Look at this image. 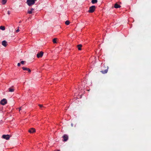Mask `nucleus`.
<instances>
[{
	"instance_id": "aec40b11",
	"label": "nucleus",
	"mask_w": 151,
	"mask_h": 151,
	"mask_svg": "<svg viewBox=\"0 0 151 151\" xmlns=\"http://www.w3.org/2000/svg\"><path fill=\"white\" fill-rule=\"evenodd\" d=\"M65 24L67 25H68L69 24H70V22H69V21L68 20H67V21H65Z\"/></svg>"
},
{
	"instance_id": "9d476101",
	"label": "nucleus",
	"mask_w": 151,
	"mask_h": 151,
	"mask_svg": "<svg viewBox=\"0 0 151 151\" xmlns=\"http://www.w3.org/2000/svg\"><path fill=\"white\" fill-rule=\"evenodd\" d=\"M7 42L5 40H4L2 42V44L3 46L6 47L7 46Z\"/></svg>"
},
{
	"instance_id": "f03ea898",
	"label": "nucleus",
	"mask_w": 151,
	"mask_h": 151,
	"mask_svg": "<svg viewBox=\"0 0 151 151\" xmlns=\"http://www.w3.org/2000/svg\"><path fill=\"white\" fill-rule=\"evenodd\" d=\"M96 7L95 6L93 5L89 7V10L88 11L89 13H93L95 11Z\"/></svg>"
},
{
	"instance_id": "6ab92c4d",
	"label": "nucleus",
	"mask_w": 151,
	"mask_h": 151,
	"mask_svg": "<svg viewBox=\"0 0 151 151\" xmlns=\"http://www.w3.org/2000/svg\"><path fill=\"white\" fill-rule=\"evenodd\" d=\"M56 39H57L56 38H54L53 40V42L54 43H57V42H56Z\"/></svg>"
},
{
	"instance_id": "bb28decb",
	"label": "nucleus",
	"mask_w": 151,
	"mask_h": 151,
	"mask_svg": "<svg viewBox=\"0 0 151 151\" xmlns=\"http://www.w3.org/2000/svg\"><path fill=\"white\" fill-rule=\"evenodd\" d=\"M35 2V1H37V0H33Z\"/></svg>"
},
{
	"instance_id": "9b49d317",
	"label": "nucleus",
	"mask_w": 151,
	"mask_h": 151,
	"mask_svg": "<svg viewBox=\"0 0 151 151\" xmlns=\"http://www.w3.org/2000/svg\"><path fill=\"white\" fill-rule=\"evenodd\" d=\"M85 88V85H84V86H83L82 85L78 89L79 90H84Z\"/></svg>"
},
{
	"instance_id": "0eeeda50",
	"label": "nucleus",
	"mask_w": 151,
	"mask_h": 151,
	"mask_svg": "<svg viewBox=\"0 0 151 151\" xmlns=\"http://www.w3.org/2000/svg\"><path fill=\"white\" fill-rule=\"evenodd\" d=\"M28 132L30 133H32L35 132V130L34 128H31L28 130Z\"/></svg>"
},
{
	"instance_id": "4be33fe9",
	"label": "nucleus",
	"mask_w": 151,
	"mask_h": 151,
	"mask_svg": "<svg viewBox=\"0 0 151 151\" xmlns=\"http://www.w3.org/2000/svg\"><path fill=\"white\" fill-rule=\"evenodd\" d=\"M21 63L22 64H23L24 63V61H22L21 62Z\"/></svg>"
},
{
	"instance_id": "20e7f679",
	"label": "nucleus",
	"mask_w": 151,
	"mask_h": 151,
	"mask_svg": "<svg viewBox=\"0 0 151 151\" xmlns=\"http://www.w3.org/2000/svg\"><path fill=\"white\" fill-rule=\"evenodd\" d=\"M63 141H66L68 139V136L67 135L64 134L63 137Z\"/></svg>"
},
{
	"instance_id": "a878e982",
	"label": "nucleus",
	"mask_w": 151,
	"mask_h": 151,
	"mask_svg": "<svg viewBox=\"0 0 151 151\" xmlns=\"http://www.w3.org/2000/svg\"><path fill=\"white\" fill-rule=\"evenodd\" d=\"M21 107H20L19 108V111H20V110H21Z\"/></svg>"
},
{
	"instance_id": "cd10ccee",
	"label": "nucleus",
	"mask_w": 151,
	"mask_h": 151,
	"mask_svg": "<svg viewBox=\"0 0 151 151\" xmlns=\"http://www.w3.org/2000/svg\"><path fill=\"white\" fill-rule=\"evenodd\" d=\"M60 151V150H58L57 151Z\"/></svg>"
},
{
	"instance_id": "7ed1b4c3",
	"label": "nucleus",
	"mask_w": 151,
	"mask_h": 151,
	"mask_svg": "<svg viewBox=\"0 0 151 151\" xmlns=\"http://www.w3.org/2000/svg\"><path fill=\"white\" fill-rule=\"evenodd\" d=\"M7 103L6 100L5 99H2L1 101V104L2 105H4L6 104Z\"/></svg>"
},
{
	"instance_id": "2eb2a0df",
	"label": "nucleus",
	"mask_w": 151,
	"mask_h": 151,
	"mask_svg": "<svg viewBox=\"0 0 151 151\" xmlns=\"http://www.w3.org/2000/svg\"><path fill=\"white\" fill-rule=\"evenodd\" d=\"M97 0H92L91 1L92 3L93 4L97 3Z\"/></svg>"
},
{
	"instance_id": "a211bd4d",
	"label": "nucleus",
	"mask_w": 151,
	"mask_h": 151,
	"mask_svg": "<svg viewBox=\"0 0 151 151\" xmlns=\"http://www.w3.org/2000/svg\"><path fill=\"white\" fill-rule=\"evenodd\" d=\"M0 29L2 30H4L5 29V27L4 26H1L0 27Z\"/></svg>"
},
{
	"instance_id": "f3484780",
	"label": "nucleus",
	"mask_w": 151,
	"mask_h": 151,
	"mask_svg": "<svg viewBox=\"0 0 151 151\" xmlns=\"http://www.w3.org/2000/svg\"><path fill=\"white\" fill-rule=\"evenodd\" d=\"M9 91L10 92H13L14 91V88H9Z\"/></svg>"
},
{
	"instance_id": "c85d7f7f",
	"label": "nucleus",
	"mask_w": 151,
	"mask_h": 151,
	"mask_svg": "<svg viewBox=\"0 0 151 151\" xmlns=\"http://www.w3.org/2000/svg\"><path fill=\"white\" fill-rule=\"evenodd\" d=\"M71 125H72V126H73V124H71Z\"/></svg>"
},
{
	"instance_id": "412c9836",
	"label": "nucleus",
	"mask_w": 151,
	"mask_h": 151,
	"mask_svg": "<svg viewBox=\"0 0 151 151\" xmlns=\"http://www.w3.org/2000/svg\"><path fill=\"white\" fill-rule=\"evenodd\" d=\"M19 27H18V29H17V30H16V32H19Z\"/></svg>"
},
{
	"instance_id": "5701e85b",
	"label": "nucleus",
	"mask_w": 151,
	"mask_h": 151,
	"mask_svg": "<svg viewBox=\"0 0 151 151\" xmlns=\"http://www.w3.org/2000/svg\"><path fill=\"white\" fill-rule=\"evenodd\" d=\"M20 65H21V64H20V63H18V64H17V66H20Z\"/></svg>"
},
{
	"instance_id": "dca6fc26",
	"label": "nucleus",
	"mask_w": 151,
	"mask_h": 151,
	"mask_svg": "<svg viewBox=\"0 0 151 151\" xmlns=\"http://www.w3.org/2000/svg\"><path fill=\"white\" fill-rule=\"evenodd\" d=\"M82 45L81 44L78 45H77V47H78V49L79 50H81V47H82Z\"/></svg>"
},
{
	"instance_id": "f8f14e48",
	"label": "nucleus",
	"mask_w": 151,
	"mask_h": 151,
	"mask_svg": "<svg viewBox=\"0 0 151 151\" xmlns=\"http://www.w3.org/2000/svg\"><path fill=\"white\" fill-rule=\"evenodd\" d=\"M108 67H107V68L106 69L104 70H102L101 71V72L103 74L106 73L107 72L108 70Z\"/></svg>"
},
{
	"instance_id": "4468645a",
	"label": "nucleus",
	"mask_w": 151,
	"mask_h": 151,
	"mask_svg": "<svg viewBox=\"0 0 151 151\" xmlns=\"http://www.w3.org/2000/svg\"><path fill=\"white\" fill-rule=\"evenodd\" d=\"M7 0H1V3L2 5H4L6 3Z\"/></svg>"
},
{
	"instance_id": "f257e3e1",
	"label": "nucleus",
	"mask_w": 151,
	"mask_h": 151,
	"mask_svg": "<svg viewBox=\"0 0 151 151\" xmlns=\"http://www.w3.org/2000/svg\"><path fill=\"white\" fill-rule=\"evenodd\" d=\"M26 3L29 6H30L35 4V2L33 0H27Z\"/></svg>"
},
{
	"instance_id": "ddd939ff",
	"label": "nucleus",
	"mask_w": 151,
	"mask_h": 151,
	"mask_svg": "<svg viewBox=\"0 0 151 151\" xmlns=\"http://www.w3.org/2000/svg\"><path fill=\"white\" fill-rule=\"evenodd\" d=\"M114 7L116 8H119L121 7V6L117 4H114Z\"/></svg>"
},
{
	"instance_id": "b1692460",
	"label": "nucleus",
	"mask_w": 151,
	"mask_h": 151,
	"mask_svg": "<svg viewBox=\"0 0 151 151\" xmlns=\"http://www.w3.org/2000/svg\"><path fill=\"white\" fill-rule=\"evenodd\" d=\"M7 13L9 15L10 14V12L9 11H8Z\"/></svg>"
},
{
	"instance_id": "393cba45",
	"label": "nucleus",
	"mask_w": 151,
	"mask_h": 151,
	"mask_svg": "<svg viewBox=\"0 0 151 151\" xmlns=\"http://www.w3.org/2000/svg\"><path fill=\"white\" fill-rule=\"evenodd\" d=\"M39 105L40 106V107L41 108L42 107V106L41 105L39 104Z\"/></svg>"
},
{
	"instance_id": "39448f33",
	"label": "nucleus",
	"mask_w": 151,
	"mask_h": 151,
	"mask_svg": "<svg viewBox=\"0 0 151 151\" xmlns=\"http://www.w3.org/2000/svg\"><path fill=\"white\" fill-rule=\"evenodd\" d=\"M43 54V52L42 51H41L40 53H37V57L38 58L42 57Z\"/></svg>"
},
{
	"instance_id": "423d86ee",
	"label": "nucleus",
	"mask_w": 151,
	"mask_h": 151,
	"mask_svg": "<svg viewBox=\"0 0 151 151\" xmlns=\"http://www.w3.org/2000/svg\"><path fill=\"white\" fill-rule=\"evenodd\" d=\"M2 137L3 138L7 140L9 139L10 137L9 135H3Z\"/></svg>"
},
{
	"instance_id": "1a4fd4ad",
	"label": "nucleus",
	"mask_w": 151,
	"mask_h": 151,
	"mask_svg": "<svg viewBox=\"0 0 151 151\" xmlns=\"http://www.w3.org/2000/svg\"><path fill=\"white\" fill-rule=\"evenodd\" d=\"M22 69L24 70H26L29 73H30L31 72V70L29 68H27L24 67L22 68Z\"/></svg>"
},
{
	"instance_id": "6e6552de",
	"label": "nucleus",
	"mask_w": 151,
	"mask_h": 151,
	"mask_svg": "<svg viewBox=\"0 0 151 151\" xmlns=\"http://www.w3.org/2000/svg\"><path fill=\"white\" fill-rule=\"evenodd\" d=\"M34 10V9L33 8H31L30 10H28L27 11V13L29 14H31L32 13H33V11Z\"/></svg>"
}]
</instances>
